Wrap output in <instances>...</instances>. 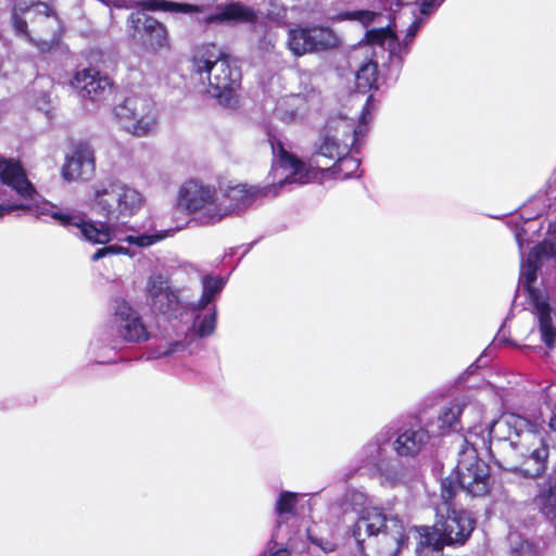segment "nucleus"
Segmentation results:
<instances>
[{
	"instance_id": "1",
	"label": "nucleus",
	"mask_w": 556,
	"mask_h": 556,
	"mask_svg": "<svg viewBox=\"0 0 556 556\" xmlns=\"http://www.w3.org/2000/svg\"><path fill=\"white\" fill-rule=\"evenodd\" d=\"M488 437L503 453L500 465L522 473L525 477L542 476L549 456V443L536 424L525 417L508 413L486 427Z\"/></svg>"
},
{
	"instance_id": "2",
	"label": "nucleus",
	"mask_w": 556,
	"mask_h": 556,
	"mask_svg": "<svg viewBox=\"0 0 556 556\" xmlns=\"http://www.w3.org/2000/svg\"><path fill=\"white\" fill-rule=\"evenodd\" d=\"M271 149L277 157L273 166V175L276 181L266 187L239 184L218 189L222 220L245 211L261 197L276 195L278 189L287 185H303L314 181L324 169L330 168L327 165L321 167L318 160H314L315 164L299 160L295 155L289 153L281 142H271Z\"/></svg>"
},
{
	"instance_id": "3",
	"label": "nucleus",
	"mask_w": 556,
	"mask_h": 556,
	"mask_svg": "<svg viewBox=\"0 0 556 556\" xmlns=\"http://www.w3.org/2000/svg\"><path fill=\"white\" fill-rule=\"evenodd\" d=\"M0 180L21 198L20 202L0 204V217L15 210L34 213L37 217L50 216L61 226L75 229L73 233L80 239L93 242H103L109 239V229L96 228L68 210L62 211L56 205L40 199L31 182L27 179L25 170L17 161L0 157Z\"/></svg>"
},
{
	"instance_id": "4",
	"label": "nucleus",
	"mask_w": 556,
	"mask_h": 556,
	"mask_svg": "<svg viewBox=\"0 0 556 556\" xmlns=\"http://www.w3.org/2000/svg\"><path fill=\"white\" fill-rule=\"evenodd\" d=\"M88 205L92 212L105 218V222L96 224L92 220L85 219L84 215L72 212L78 215L84 223L92 224L96 228L109 229V239L103 242H93L87 240L92 244H106L116 236V226L125 225L131 217L136 216L144 205V197L136 188L123 182L118 179H106L97 182L92 186L91 192L88 197ZM71 213V211H68Z\"/></svg>"
},
{
	"instance_id": "5",
	"label": "nucleus",
	"mask_w": 556,
	"mask_h": 556,
	"mask_svg": "<svg viewBox=\"0 0 556 556\" xmlns=\"http://www.w3.org/2000/svg\"><path fill=\"white\" fill-rule=\"evenodd\" d=\"M483 432L482 426H475L464 435L455 475L446 477L441 482V496L445 505L458 490L473 497L483 496L489 492V466L479 459L478 448H488L493 454V442Z\"/></svg>"
},
{
	"instance_id": "6",
	"label": "nucleus",
	"mask_w": 556,
	"mask_h": 556,
	"mask_svg": "<svg viewBox=\"0 0 556 556\" xmlns=\"http://www.w3.org/2000/svg\"><path fill=\"white\" fill-rule=\"evenodd\" d=\"M556 256V222L551 224L547 237L543 243L534 247L527 260H521L518 291L525 292L532 305L536 319L538 331L541 341L546 348L552 349L556 342V307L548 296L533 287L536 280V271L543 258Z\"/></svg>"
},
{
	"instance_id": "7",
	"label": "nucleus",
	"mask_w": 556,
	"mask_h": 556,
	"mask_svg": "<svg viewBox=\"0 0 556 556\" xmlns=\"http://www.w3.org/2000/svg\"><path fill=\"white\" fill-rule=\"evenodd\" d=\"M101 2L117 8L139 4L147 11H163L197 15V21L205 26L212 24L254 23L257 13L250 7L240 2H231L225 5H213L218 0H192V3H179L166 0H100Z\"/></svg>"
},
{
	"instance_id": "8",
	"label": "nucleus",
	"mask_w": 556,
	"mask_h": 556,
	"mask_svg": "<svg viewBox=\"0 0 556 556\" xmlns=\"http://www.w3.org/2000/svg\"><path fill=\"white\" fill-rule=\"evenodd\" d=\"M352 532L364 556H396L407 540L402 521L375 507L362 511Z\"/></svg>"
},
{
	"instance_id": "9",
	"label": "nucleus",
	"mask_w": 556,
	"mask_h": 556,
	"mask_svg": "<svg viewBox=\"0 0 556 556\" xmlns=\"http://www.w3.org/2000/svg\"><path fill=\"white\" fill-rule=\"evenodd\" d=\"M11 18L16 35L25 38L39 52H51L59 47L63 24L47 3L16 0Z\"/></svg>"
},
{
	"instance_id": "10",
	"label": "nucleus",
	"mask_w": 556,
	"mask_h": 556,
	"mask_svg": "<svg viewBox=\"0 0 556 556\" xmlns=\"http://www.w3.org/2000/svg\"><path fill=\"white\" fill-rule=\"evenodd\" d=\"M363 136L362 124L355 127L353 119L342 116L331 118L315 144V156L334 161L336 173L342 174V178H349L357 172L361 164L358 159L349 153Z\"/></svg>"
},
{
	"instance_id": "11",
	"label": "nucleus",
	"mask_w": 556,
	"mask_h": 556,
	"mask_svg": "<svg viewBox=\"0 0 556 556\" xmlns=\"http://www.w3.org/2000/svg\"><path fill=\"white\" fill-rule=\"evenodd\" d=\"M446 511V516H441L432 528H416L419 534L418 556H441L443 545H462L471 535L476 519L469 511L450 507Z\"/></svg>"
},
{
	"instance_id": "12",
	"label": "nucleus",
	"mask_w": 556,
	"mask_h": 556,
	"mask_svg": "<svg viewBox=\"0 0 556 556\" xmlns=\"http://www.w3.org/2000/svg\"><path fill=\"white\" fill-rule=\"evenodd\" d=\"M194 68L201 79H207V93L224 106L236 103V89L241 74L231 67L226 55L215 46L203 47L194 56Z\"/></svg>"
},
{
	"instance_id": "13",
	"label": "nucleus",
	"mask_w": 556,
	"mask_h": 556,
	"mask_svg": "<svg viewBox=\"0 0 556 556\" xmlns=\"http://www.w3.org/2000/svg\"><path fill=\"white\" fill-rule=\"evenodd\" d=\"M114 116L124 130L136 137L154 134L159 125V110L155 102L143 96L127 97L115 106Z\"/></svg>"
},
{
	"instance_id": "14",
	"label": "nucleus",
	"mask_w": 556,
	"mask_h": 556,
	"mask_svg": "<svg viewBox=\"0 0 556 556\" xmlns=\"http://www.w3.org/2000/svg\"><path fill=\"white\" fill-rule=\"evenodd\" d=\"M219 198L215 187L191 179L180 187L178 203L201 224L214 225L222 220Z\"/></svg>"
},
{
	"instance_id": "15",
	"label": "nucleus",
	"mask_w": 556,
	"mask_h": 556,
	"mask_svg": "<svg viewBox=\"0 0 556 556\" xmlns=\"http://www.w3.org/2000/svg\"><path fill=\"white\" fill-rule=\"evenodd\" d=\"M190 315L191 324L188 326L184 340H175L166 346L157 349V357H168L176 354H192L194 349L199 346L197 338H206L214 333L216 329L217 312L213 306L207 313L202 311H193V303L189 304L185 312Z\"/></svg>"
},
{
	"instance_id": "16",
	"label": "nucleus",
	"mask_w": 556,
	"mask_h": 556,
	"mask_svg": "<svg viewBox=\"0 0 556 556\" xmlns=\"http://www.w3.org/2000/svg\"><path fill=\"white\" fill-rule=\"evenodd\" d=\"M104 334L112 340L128 343H141L150 339L140 314L127 302L117 304L113 316L104 327Z\"/></svg>"
},
{
	"instance_id": "17",
	"label": "nucleus",
	"mask_w": 556,
	"mask_h": 556,
	"mask_svg": "<svg viewBox=\"0 0 556 556\" xmlns=\"http://www.w3.org/2000/svg\"><path fill=\"white\" fill-rule=\"evenodd\" d=\"M146 299L151 311L177 318L186 309L179 299V290L172 287L163 274H152L146 285Z\"/></svg>"
},
{
	"instance_id": "18",
	"label": "nucleus",
	"mask_w": 556,
	"mask_h": 556,
	"mask_svg": "<svg viewBox=\"0 0 556 556\" xmlns=\"http://www.w3.org/2000/svg\"><path fill=\"white\" fill-rule=\"evenodd\" d=\"M288 48L295 56L331 49L338 46L337 35L328 27H295L288 31Z\"/></svg>"
},
{
	"instance_id": "19",
	"label": "nucleus",
	"mask_w": 556,
	"mask_h": 556,
	"mask_svg": "<svg viewBox=\"0 0 556 556\" xmlns=\"http://www.w3.org/2000/svg\"><path fill=\"white\" fill-rule=\"evenodd\" d=\"M422 20L415 17L406 29L403 42H400L394 30L388 25L387 27L372 28L366 33V38L369 45H378L382 49L389 51L390 55L402 56L409 50L408 46L416 36Z\"/></svg>"
},
{
	"instance_id": "20",
	"label": "nucleus",
	"mask_w": 556,
	"mask_h": 556,
	"mask_svg": "<svg viewBox=\"0 0 556 556\" xmlns=\"http://www.w3.org/2000/svg\"><path fill=\"white\" fill-rule=\"evenodd\" d=\"M94 172V156L92 149L85 142L75 144L66 155L62 167L65 180H88Z\"/></svg>"
},
{
	"instance_id": "21",
	"label": "nucleus",
	"mask_w": 556,
	"mask_h": 556,
	"mask_svg": "<svg viewBox=\"0 0 556 556\" xmlns=\"http://www.w3.org/2000/svg\"><path fill=\"white\" fill-rule=\"evenodd\" d=\"M71 86L81 98L91 101H101L111 93L110 79L93 68L77 71L71 80Z\"/></svg>"
},
{
	"instance_id": "22",
	"label": "nucleus",
	"mask_w": 556,
	"mask_h": 556,
	"mask_svg": "<svg viewBox=\"0 0 556 556\" xmlns=\"http://www.w3.org/2000/svg\"><path fill=\"white\" fill-rule=\"evenodd\" d=\"M128 25L135 34L146 35L153 49H162L168 46L165 26L143 11L132 12L128 17Z\"/></svg>"
},
{
	"instance_id": "23",
	"label": "nucleus",
	"mask_w": 556,
	"mask_h": 556,
	"mask_svg": "<svg viewBox=\"0 0 556 556\" xmlns=\"http://www.w3.org/2000/svg\"><path fill=\"white\" fill-rule=\"evenodd\" d=\"M430 434L422 427L403 430L393 442V450L401 457H414L428 444Z\"/></svg>"
},
{
	"instance_id": "24",
	"label": "nucleus",
	"mask_w": 556,
	"mask_h": 556,
	"mask_svg": "<svg viewBox=\"0 0 556 556\" xmlns=\"http://www.w3.org/2000/svg\"><path fill=\"white\" fill-rule=\"evenodd\" d=\"M307 113L306 99L301 94H289L280 98L275 106L274 115L285 124H296Z\"/></svg>"
},
{
	"instance_id": "25",
	"label": "nucleus",
	"mask_w": 556,
	"mask_h": 556,
	"mask_svg": "<svg viewBox=\"0 0 556 556\" xmlns=\"http://www.w3.org/2000/svg\"><path fill=\"white\" fill-rule=\"evenodd\" d=\"M391 439V429H382L377 433L361 451V462L365 467H368L371 473L377 467L382 464L384 448L383 446Z\"/></svg>"
},
{
	"instance_id": "26",
	"label": "nucleus",
	"mask_w": 556,
	"mask_h": 556,
	"mask_svg": "<svg viewBox=\"0 0 556 556\" xmlns=\"http://www.w3.org/2000/svg\"><path fill=\"white\" fill-rule=\"evenodd\" d=\"M533 502L538 509L547 518H556V470L547 481L539 484Z\"/></svg>"
},
{
	"instance_id": "27",
	"label": "nucleus",
	"mask_w": 556,
	"mask_h": 556,
	"mask_svg": "<svg viewBox=\"0 0 556 556\" xmlns=\"http://www.w3.org/2000/svg\"><path fill=\"white\" fill-rule=\"evenodd\" d=\"M472 408V405L458 400L452 402L448 406L443 407L438 416V427L442 430V433L458 431L462 428L460 416Z\"/></svg>"
},
{
	"instance_id": "28",
	"label": "nucleus",
	"mask_w": 556,
	"mask_h": 556,
	"mask_svg": "<svg viewBox=\"0 0 556 556\" xmlns=\"http://www.w3.org/2000/svg\"><path fill=\"white\" fill-rule=\"evenodd\" d=\"M298 548L296 539L290 535V532L282 531V526L279 525L271 533V538L267 546L262 553V556H290V551L286 546Z\"/></svg>"
},
{
	"instance_id": "29",
	"label": "nucleus",
	"mask_w": 556,
	"mask_h": 556,
	"mask_svg": "<svg viewBox=\"0 0 556 556\" xmlns=\"http://www.w3.org/2000/svg\"><path fill=\"white\" fill-rule=\"evenodd\" d=\"M226 285V280L223 277H213L210 275L203 276L202 278V295L201 298L192 302L193 311H203L213 302L217 295L222 292Z\"/></svg>"
},
{
	"instance_id": "30",
	"label": "nucleus",
	"mask_w": 556,
	"mask_h": 556,
	"mask_svg": "<svg viewBox=\"0 0 556 556\" xmlns=\"http://www.w3.org/2000/svg\"><path fill=\"white\" fill-rule=\"evenodd\" d=\"M298 502V494L292 492H281L275 506L277 515V526H282V531L290 532L288 521L294 518V507Z\"/></svg>"
},
{
	"instance_id": "31",
	"label": "nucleus",
	"mask_w": 556,
	"mask_h": 556,
	"mask_svg": "<svg viewBox=\"0 0 556 556\" xmlns=\"http://www.w3.org/2000/svg\"><path fill=\"white\" fill-rule=\"evenodd\" d=\"M382 486L395 488L404 481V468L400 465L381 464L371 473Z\"/></svg>"
},
{
	"instance_id": "32",
	"label": "nucleus",
	"mask_w": 556,
	"mask_h": 556,
	"mask_svg": "<svg viewBox=\"0 0 556 556\" xmlns=\"http://www.w3.org/2000/svg\"><path fill=\"white\" fill-rule=\"evenodd\" d=\"M174 232L175 231L173 229L155 230L150 233L127 235L118 240L122 242H126L130 245H136L138 248L146 249L163 241L168 237H172Z\"/></svg>"
},
{
	"instance_id": "33",
	"label": "nucleus",
	"mask_w": 556,
	"mask_h": 556,
	"mask_svg": "<svg viewBox=\"0 0 556 556\" xmlns=\"http://www.w3.org/2000/svg\"><path fill=\"white\" fill-rule=\"evenodd\" d=\"M356 87L358 91L366 92L376 87L378 79V64L374 60H369L362 64L356 72Z\"/></svg>"
},
{
	"instance_id": "34",
	"label": "nucleus",
	"mask_w": 556,
	"mask_h": 556,
	"mask_svg": "<svg viewBox=\"0 0 556 556\" xmlns=\"http://www.w3.org/2000/svg\"><path fill=\"white\" fill-rule=\"evenodd\" d=\"M342 18L355 20L362 25L368 26L374 23H381L380 20L382 18V15L369 10H358L343 13Z\"/></svg>"
},
{
	"instance_id": "35",
	"label": "nucleus",
	"mask_w": 556,
	"mask_h": 556,
	"mask_svg": "<svg viewBox=\"0 0 556 556\" xmlns=\"http://www.w3.org/2000/svg\"><path fill=\"white\" fill-rule=\"evenodd\" d=\"M305 534L307 539L316 546H318L323 552L330 553L334 551L336 544L328 539L318 538L315 534V531L313 528H307L305 531Z\"/></svg>"
},
{
	"instance_id": "36",
	"label": "nucleus",
	"mask_w": 556,
	"mask_h": 556,
	"mask_svg": "<svg viewBox=\"0 0 556 556\" xmlns=\"http://www.w3.org/2000/svg\"><path fill=\"white\" fill-rule=\"evenodd\" d=\"M444 0H415L422 15H429L437 10Z\"/></svg>"
},
{
	"instance_id": "37",
	"label": "nucleus",
	"mask_w": 556,
	"mask_h": 556,
	"mask_svg": "<svg viewBox=\"0 0 556 556\" xmlns=\"http://www.w3.org/2000/svg\"><path fill=\"white\" fill-rule=\"evenodd\" d=\"M106 250H108V254L109 255H117V254H123V255H127L129 257H134L136 255V252L132 251L131 249L129 248H126V247H123V245H119V244H111V245H108L106 247Z\"/></svg>"
},
{
	"instance_id": "38",
	"label": "nucleus",
	"mask_w": 556,
	"mask_h": 556,
	"mask_svg": "<svg viewBox=\"0 0 556 556\" xmlns=\"http://www.w3.org/2000/svg\"><path fill=\"white\" fill-rule=\"evenodd\" d=\"M527 226H528L527 228H521L520 230L516 231V233H515L516 241L518 243V247H519L521 255H523V252H522V250H523V241L526 240V236L528 235V231L531 228L530 224H528Z\"/></svg>"
},
{
	"instance_id": "39",
	"label": "nucleus",
	"mask_w": 556,
	"mask_h": 556,
	"mask_svg": "<svg viewBox=\"0 0 556 556\" xmlns=\"http://www.w3.org/2000/svg\"><path fill=\"white\" fill-rule=\"evenodd\" d=\"M108 250H106V247L104 248H101V249H98L91 256V261L92 262H97L105 256H108Z\"/></svg>"
},
{
	"instance_id": "40",
	"label": "nucleus",
	"mask_w": 556,
	"mask_h": 556,
	"mask_svg": "<svg viewBox=\"0 0 556 556\" xmlns=\"http://www.w3.org/2000/svg\"><path fill=\"white\" fill-rule=\"evenodd\" d=\"M383 9L393 11V0H384Z\"/></svg>"
},
{
	"instance_id": "41",
	"label": "nucleus",
	"mask_w": 556,
	"mask_h": 556,
	"mask_svg": "<svg viewBox=\"0 0 556 556\" xmlns=\"http://www.w3.org/2000/svg\"><path fill=\"white\" fill-rule=\"evenodd\" d=\"M356 496H357V497H359V498H363V497H364V495H363L362 493L356 494Z\"/></svg>"
}]
</instances>
